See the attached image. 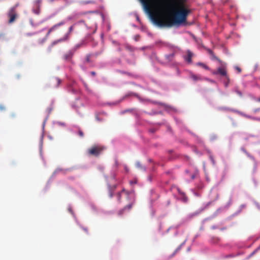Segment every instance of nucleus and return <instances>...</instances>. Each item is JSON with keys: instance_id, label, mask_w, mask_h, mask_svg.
<instances>
[{"instance_id": "a211bd4d", "label": "nucleus", "mask_w": 260, "mask_h": 260, "mask_svg": "<svg viewBox=\"0 0 260 260\" xmlns=\"http://www.w3.org/2000/svg\"><path fill=\"white\" fill-rule=\"evenodd\" d=\"M78 135L80 137H83L84 136V133L81 129L78 131Z\"/></svg>"}, {"instance_id": "7c9ffc66", "label": "nucleus", "mask_w": 260, "mask_h": 260, "mask_svg": "<svg viewBox=\"0 0 260 260\" xmlns=\"http://www.w3.org/2000/svg\"><path fill=\"white\" fill-rule=\"evenodd\" d=\"M259 120H260V118H259Z\"/></svg>"}, {"instance_id": "ddd939ff", "label": "nucleus", "mask_w": 260, "mask_h": 260, "mask_svg": "<svg viewBox=\"0 0 260 260\" xmlns=\"http://www.w3.org/2000/svg\"><path fill=\"white\" fill-rule=\"evenodd\" d=\"M132 206H133V204H129V205L126 206L121 211H120L119 212V214H122V212H123V211H124V210L125 209H128V210H130L132 208Z\"/></svg>"}, {"instance_id": "bb28decb", "label": "nucleus", "mask_w": 260, "mask_h": 260, "mask_svg": "<svg viewBox=\"0 0 260 260\" xmlns=\"http://www.w3.org/2000/svg\"><path fill=\"white\" fill-rule=\"evenodd\" d=\"M83 230H84L85 232H88V230H87V228H83Z\"/></svg>"}, {"instance_id": "39448f33", "label": "nucleus", "mask_w": 260, "mask_h": 260, "mask_svg": "<svg viewBox=\"0 0 260 260\" xmlns=\"http://www.w3.org/2000/svg\"><path fill=\"white\" fill-rule=\"evenodd\" d=\"M213 74L214 75H219L221 76L225 77V79L227 80V81L225 83V86L228 85V83L230 82V78H229L228 75H227V72H226V70L225 68H224V67L219 68H218V69L216 71H214L213 72Z\"/></svg>"}, {"instance_id": "b1692460", "label": "nucleus", "mask_w": 260, "mask_h": 260, "mask_svg": "<svg viewBox=\"0 0 260 260\" xmlns=\"http://www.w3.org/2000/svg\"><path fill=\"white\" fill-rule=\"evenodd\" d=\"M235 69H236V70L238 71V73H241V69L239 67H236L235 68Z\"/></svg>"}, {"instance_id": "dca6fc26", "label": "nucleus", "mask_w": 260, "mask_h": 260, "mask_svg": "<svg viewBox=\"0 0 260 260\" xmlns=\"http://www.w3.org/2000/svg\"><path fill=\"white\" fill-rule=\"evenodd\" d=\"M136 166L137 168H138L142 170H144V171L145 170V168L144 167H143L139 162H137L136 163Z\"/></svg>"}, {"instance_id": "5701e85b", "label": "nucleus", "mask_w": 260, "mask_h": 260, "mask_svg": "<svg viewBox=\"0 0 260 260\" xmlns=\"http://www.w3.org/2000/svg\"><path fill=\"white\" fill-rule=\"evenodd\" d=\"M5 109H6V108H5V106H4L3 105H0V110L3 111V110H5Z\"/></svg>"}, {"instance_id": "cd10ccee", "label": "nucleus", "mask_w": 260, "mask_h": 260, "mask_svg": "<svg viewBox=\"0 0 260 260\" xmlns=\"http://www.w3.org/2000/svg\"><path fill=\"white\" fill-rule=\"evenodd\" d=\"M125 190L124 189H123L120 192L121 193L122 192H125Z\"/></svg>"}, {"instance_id": "7ed1b4c3", "label": "nucleus", "mask_w": 260, "mask_h": 260, "mask_svg": "<svg viewBox=\"0 0 260 260\" xmlns=\"http://www.w3.org/2000/svg\"><path fill=\"white\" fill-rule=\"evenodd\" d=\"M104 147L100 145H94L87 150L89 155L98 156L104 150Z\"/></svg>"}, {"instance_id": "412c9836", "label": "nucleus", "mask_w": 260, "mask_h": 260, "mask_svg": "<svg viewBox=\"0 0 260 260\" xmlns=\"http://www.w3.org/2000/svg\"><path fill=\"white\" fill-rule=\"evenodd\" d=\"M90 55H88L86 56V62H89L90 61Z\"/></svg>"}, {"instance_id": "4be33fe9", "label": "nucleus", "mask_w": 260, "mask_h": 260, "mask_svg": "<svg viewBox=\"0 0 260 260\" xmlns=\"http://www.w3.org/2000/svg\"><path fill=\"white\" fill-rule=\"evenodd\" d=\"M210 159L211 161H212V164L213 165H214L215 164V160L214 159V158H213V156L210 155Z\"/></svg>"}, {"instance_id": "393cba45", "label": "nucleus", "mask_w": 260, "mask_h": 260, "mask_svg": "<svg viewBox=\"0 0 260 260\" xmlns=\"http://www.w3.org/2000/svg\"><path fill=\"white\" fill-rule=\"evenodd\" d=\"M113 196V193L112 191H110V193H109V197L110 198H112Z\"/></svg>"}, {"instance_id": "9b49d317", "label": "nucleus", "mask_w": 260, "mask_h": 260, "mask_svg": "<svg viewBox=\"0 0 260 260\" xmlns=\"http://www.w3.org/2000/svg\"><path fill=\"white\" fill-rule=\"evenodd\" d=\"M197 65L202 67L203 68L205 69V70H209V68L207 65L204 64V63L198 62V63H197Z\"/></svg>"}, {"instance_id": "4468645a", "label": "nucleus", "mask_w": 260, "mask_h": 260, "mask_svg": "<svg viewBox=\"0 0 260 260\" xmlns=\"http://www.w3.org/2000/svg\"><path fill=\"white\" fill-rule=\"evenodd\" d=\"M54 82L55 83V87H57L61 83V80L59 78H55L54 79Z\"/></svg>"}, {"instance_id": "2eb2a0df", "label": "nucleus", "mask_w": 260, "mask_h": 260, "mask_svg": "<svg viewBox=\"0 0 260 260\" xmlns=\"http://www.w3.org/2000/svg\"><path fill=\"white\" fill-rule=\"evenodd\" d=\"M42 0H36L35 2V5L36 7H41Z\"/></svg>"}, {"instance_id": "1a4fd4ad", "label": "nucleus", "mask_w": 260, "mask_h": 260, "mask_svg": "<svg viewBox=\"0 0 260 260\" xmlns=\"http://www.w3.org/2000/svg\"><path fill=\"white\" fill-rule=\"evenodd\" d=\"M190 78L192 79L194 81H201L202 80V78L200 76L197 75L192 73L190 74Z\"/></svg>"}, {"instance_id": "c85d7f7f", "label": "nucleus", "mask_w": 260, "mask_h": 260, "mask_svg": "<svg viewBox=\"0 0 260 260\" xmlns=\"http://www.w3.org/2000/svg\"><path fill=\"white\" fill-rule=\"evenodd\" d=\"M257 101H258V102H260V98H258V99L257 100Z\"/></svg>"}, {"instance_id": "20e7f679", "label": "nucleus", "mask_w": 260, "mask_h": 260, "mask_svg": "<svg viewBox=\"0 0 260 260\" xmlns=\"http://www.w3.org/2000/svg\"><path fill=\"white\" fill-rule=\"evenodd\" d=\"M19 4H17L14 6L12 7L8 13V16L9 17V23H12L15 20L17 17L16 8L18 6Z\"/></svg>"}, {"instance_id": "f03ea898", "label": "nucleus", "mask_w": 260, "mask_h": 260, "mask_svg": "<svg viewBox=\"0 0 260 260\" xmlns=\"http://www.w3.org/2000/svg\"><path fill=\"white\" fill-rule=\"evenodd\" d=\"M73 29L74 25L71 26L69 28L68 32L67 34H66L63 37L53 41L47 48L48 52H50L54 45L58 43L68 41L70 39V35L71 32L73 31Z\"/></svg>"}, {"instance_id": "6e6552de", "label": "nucleus", "mask_w": 260, "mask_h": 260, "mask_svg": "<svg viewBox=\"0 0 260 260\" xmlns=\"http://www.w3.org/2000/svg\"><path fill=\"white\" fill-rule=\"evenodd\" d=\"M207 50L208 52L209 53V54L210 55V57H211V59L216 60H217V61L220 62V59L215 55L214 53L211 49H207Z\"/></svg>"}, {"instance_id": "f257e3e1", "label": "nucleus", "mask_w": 260, "mask_h": 260, "mask_svg": "<svg viewBox=\"0 0 260 260\" xmlns=\"http://www.w3.org/2000/svg\"><path fill=\"white\" fill-rule=\"evenodd\" d=\"M153 22L160 27L179 26L190 10L186 0H140Z\"/></svg>"}, {"instance_id": "0eeeda50", "label": "nucleus", "mask_w": 260, "mask_h": 260, "mask_svg": "<svg viewBox=\"0 0 260 260\" xmlns=\"http://www.w3.org/2000/svg\"><path fill=\"white\" fill-rule=\"evenodd\" d=\"M74 51L69 50L62 56V58L65 61H70L73 56Z\"/></svg>"}, {"instance_id": "9d476101", "label": "nucleus", "mask_w": 260, "mask_h": 260, "mask_svg": "<svg viewBox=\"0 0 260 260\" xmlns=\"http://www.w3.org/2000/svg\"><path fill=\"white\" fill-rule=\"evenodd\" d=\"M192 56V53L190 51H188L187 52V57L186 58V61L188 62H191Z\"/></svg>"}, {"instance_id": "aec40b11", "label": "nucleus", "mask_w": 260, "mask_h": 260, "mask_svg": "<svg viewBox=\"0 0 260 260\" xmlns=\"http://www.w3.org/2000/svg\"><path fill=\"white\" fill-rule=\"evenodd\" d=\"M236 93L240 96H242V93L241 92V91H240V90H236Z\"/></svg>"}, {"instance_id": "a878e982", "label": "nucleus", "mask_w": 260, "mask_h": 260, "mask_svg": "<svg viewBox=\"0 0 260 260\" xmlns=\"http://www.w3.org/2000/svg\"><path fill=\"white\" fill-rule=\"evenodd\" d=\"M90 74L92 76H95L96 74L95 72L93 71L91 72Z\"/></svg>"}, {"instance_id": "f8f14e48", "label": "nucleus", "mask_w": 260, "mask_h": 260, "mask_svg": "<svg viewBox=\"0 0 260 260\" xmlns=\"http://www.w3.org/2000/svg\"><path fill=\"white\" fill-rule=\"evenodd\" d=\"M40 8L41 7H36V8L33 9V12L37 15H39L41 11Z\"/></svg>"}, {"instance_id": "f3484780", "label": "nucleus", "mask_w": 260, "mask_h": 260, "mask_svg": "<svg viewBox=\"0 0 260 260\" xmlns=\"http://www.w3.org/2000/svg\"><path fill=\"white\" fill-rule=\"evenodd\" d=\"M83 4H95V2L94 1H84L82 2Z\"/></svg>"}, {"instance_id": "6ab92c4d", "label": "nucleus", "mask_w": 260, "mask_h": 260, "mask_svg": "<svg viewBox=\"0 0 260 260\" xmlns=\"http://www.w3.org/2000/svg\"><path fill=\"white\" fill-rule=\"evenodd\" d=\"M121 192H118L117 194V199H118V201L120 203L121 202Z\"/></svg>"}, {"instance_id": "423d86ee", "label": "nucleus", "mask_w": 260, "mask_h": 260, "mask_svg": "<svg viewBox=\"0 0 260 260\" xmlns=\"http://www.w3.org/2000/svg\"><path fill=\"white\" fill-rule=\"evenodd\" d=\"M65 23L64 21H61L58 23H57L53 26H52L48 31V32L46 35V37L48 36L50 33L53 31L56 30L59 26L63 25Z\"/></svg>"}, {"instance_id": "c756f323", "label": "nucleus", "mask_w": 260, "mask_h": 260, "mask_svg": "<svg viewBox=\"0 0 260 260\" xmlns=\"http://www.w3.org/2000/svg\"><path fill=\"white\" fill-rule=\"evenodd\" d=\"M125 171H127V167H125Z\"/></svg>"}]
</instances>
